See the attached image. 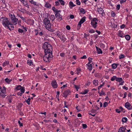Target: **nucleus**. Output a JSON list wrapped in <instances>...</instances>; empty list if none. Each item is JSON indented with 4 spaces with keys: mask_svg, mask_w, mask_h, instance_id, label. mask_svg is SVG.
<instances>
[{
    "mask_svg": "<svg viewBox=\"0 0 132 132\" xmlns=\"http://www.w3.org/2000/svg\"><path fill=\"white\" fill-rule=\"evenodd\" d=\"M125 57V56L124 55L121 54L119 56V57L120 59H121L124 58Z\"/></svg>",
    "mask_w": 132,
    "mask_h": 132,
    "instance_id": "nucleus-44",
    "label": "nucleus"
},
{
    "mask_svg": "<svg viewBox=\"0 0 132 132\" xmlns=\"http://www.w3.org/2000/svg\"><path fill=\"white\" fill-rule=\"evenodd\" d=\"M116 112L118 113H119L120 112V111L119 110V109H116Z\"/></svg>",
    "mask_w": 132,
    "mask_h": 132,
    "instance_id": "nucleus-62",
    "label": "nucleus"
},
{
    "mask_svg": "<svg viewBox=\"0 0 132 132\" xmlns=\"http://www.w3.org/2000/svg\"><path fill=\"white\" fill-rule=\"evenodd\" d=\"M20 90V91L21 92V94H22L23 93H24V92L25 89H24V87H22Z\"/></svg>",
    "mask_w": 132,
    "mask_h": 132,
    "instance_id": "nucleus-31",
    "label": "nucleus"
},
{
    "mask_svg": "<svg viewBox=\"0 0 132 132\" xmlns=\"http://www.w3.org/2000/svg\"><path fill=\"white\" fill-rule=\"evenodd\" d=\"M97 11L100 14H102L104 12V11L101 8H98L97 9Z\"/></svg>",
    "mask_w": 132,
    "mask_h": 132,
    "instance_id": "nucleus-14",
    "label": "nucleus"
},
{
    "mask_svg": "<svg viewBox=\"0 0 132 132\" xmlns=\"http://www.w3.org/2000/svg\"><path fill=\"white\" fill-rule=\"evenodd\" d=\"M125 27V25L124 24H123L120 26V28L121 29Z\"/></svg>",
    "mask_w": 132,
    "mask_h": 132,
    "instance_id": "nucleus-61",
    "label": "nucleus"
},
{
    "mask_svg": "<svg viewBox=\"0 0 132 132\" xmlns=\"http://www.w3.org/2000/svg\"><path fill=\"white\" fill-rule=\"evenodd\" d=\"M89 90L88 89H85L83 92H81L80 94H87Z\"/></svg>",
    "mask_w": 132,
    "mask_h": 132,
    "instance_id": "nucleus-21",
    "label": "nucleus"
},
{
    "mask_svg": "<svg viewBox=\"0 0 132 132\" xmlns=\"http://www.w3.org/2000/svg\"><path fill=\"white\" fill-rule=\"evenodd\" d=\"M70 18L71 19H73L74 18V16L73 15H71L70 16Z\"/></svg>",
    "mask_w": 132,
    "mask_h": 132,
    "instance_id": "nucleus-63",
    "label": "nucleus"
},
{
    "mask_svg": "<svg viewBox=\"0 0 132 132\" xmlns=\"http://www.w3.org/2000/svg\"><path fill=\"white\" fill-rule=\"evenodd\" d=\"M1 92L2 93L4 94L5 93L6 90H5L3 89H2L1 90Z\"/></svg>",
    "mask_w": 132,
    "mask_h": 132,
    "instance_id": "nucleus-50",
    "label": "nucleus"
},
{
    "mask_svg": "<svg viewBox=\"0 0 132 132\" xmlns=\"http://www.w3.org/2000/svg\"><path fill=\"white\" fill-rule=\"evenodd\" d=\"M119 64L118 63V64H116V63H113L112 64L111 66L112 68L113 69H115L118 66V65H119Z\"/></svg>",
    "mask_w": 132,
    "mask_h": 132,
    "instance_id": "nucleus-17",
    "label": "nucleus"
},
{
    "mask_svg": "<svg viewBox=\"0 0 132 132\" xmlns=\"http://www.w3.org/2000/svg\"><path fill=\"white\" fill-rule=\"evenodd\" d=\"M108 103L107 102H105L103 104V106L105 108L106 107V106L108 105Z\"/></svg>",
    "mask_w": 132,
    "mask_h": 132,
    "instance_id": "nucleus-41",
    "label": "nucleus"
},
{
    "mask_svg": "<svg viewBox=\"0 0 132 132\" xmlns=\"http://www.w3.org/2000/svg\"><path fill=\"white\" fill-rule=\"evenodd\" d=\"M43 22L44 24L46 26V27L50 28L51 26V24L50 23V21L48 18H45L43 20Z\"/></svg>",
    "mask_w": 132,
    "mask_h": 132,
    "instance_id": "nucleus-3",
    "label": "nucleus"
},
{
    "mask_svg": "<svg viewBox=\"0 0 132 132\" xmlns=\"http://www.w3.org/2000/svg\"><path fill=\"white\" fill-rule=\"evenodd\" d=\"M51 84L53 87L54 88H56L57 87V83L55 80L52 81L51 83Z\"/></svg>",
    "mask_w": 132,
    "mask_h": 132,
    "instance_id": "nucleus-6",
    "label": "nucleus"
},
{
    "mask_svg": "<svg viewBox=\"0 0 132 132\" xmlns=\"http://www.w3.org/2000/svg\"><path fill=\"white\" fill-rule=\"evenodd\" d=\"M89 32L90 33H93L95 31L93 30L92 29V30H90L89 31Z\"/></svg>",
    "mask_w": 132,
    "mask_h": 132,
    "instance_id": "nucleus-59",
    "label": "nucleus"
},
{
    "mask_svg": "<svg viewBox=\"0 0 132 132\" xmlns=\"http://www.w3.org/2000/svg\"><path fill=\"white\" fill-rule=\"evenodd\" d=\"M55 16L56 17L60 20H62V18L61 16L58 13H57L55 14Z\"/></svg>",
    "mask_w": 132,
    "mask_h": 132,
    "instance_id": "nucleus-10",
    "label": "nucleus"
},
{
    "mask_svg": "<svg viewBox=\"0 0 132 132\" xmlns=\"http://www.w3.org/2000/svg\"><path fill=\"white\" fill-rule=\"evenodd\" d=\"M1 20L2 21L3 25L5 27L9 25L10 23L7 18L6 17H2L1 18Z\"/></svg>",
    "mask_w": 132,
    "mask_h": 132,
    "instance_id": "nucleus-2",
    "label": "nucleus"
},
{
    "mask_svg": "<svg viewBox=\"0 0 132 132\" xmlns=\"http://www.w3.org/2000/svg\"><path fill=\"white\" fill-rule=\"evenodd\" d=\"M69 5L70 6H71V7H70L71 8L72 7H74V6H75V5L74 4H73V3L72 2H71V1H70L69 2Z\"/></svg>",
    "mask_w": 132,
    "mask_h": 132,
    "instance_id": "nucleus-27",
    "label": "nucleus"
},
{
    "mask_svg": "<svg viewBox=\"0 0 132 132\" xmlns=\"http://www.w3.org/2000/svg\"><path fill=\"white\" fill-rule=\"evenodd\" d=\"M120 7V4H118L117 5V9L118 10L119 9Z\"/></svg>",
    "mask_w": 132,
    "mask_h": 132,
    "instance_id": "nucleus-53",
    "label": "nucleus"
},
{
    "mask_svg": "<svg viewBox=\"0 0 132 132\" xmlns=\"http://www.w3.org/2000/svg\"><path fill=\"white\" fill-rule=\"evenodd\" d=\"M98 93L100 94V96H102V95H104L105 94L104 92L102 90L101 92L99 91Z\"/></svg>",
    "mask_w": 132,
    "mask_h": 132,
    "instance_id": "nucleus-33",
    "label": "nucleus"
},
{
    "mask_svg": "<svg viewBox=\"0 0 132 132\" xmlns=\"http://www.w3.org/2000/svg\"><path fill=\"white\" fill-rule=\"evenodd\" d=\"M18 10L21 12L24 13V11H26L25 10L21 8L20 9H18Z\"/></svg>",
    "mask_w": 132,
    "mask_h": 132,
    "instance_id": "nucleus-43",
    "label": "nucleus"
},
{
    "mask_svg": "<svg viewBox=\"0 0 132 132\" xmlns=\"http://www.w3.org/2000/svg\"><path fill=\"white\" fill-rule=\"evenodd\" d=\"M117 77L115 76H114L111 79V80L112 81H113L114 80H116Z\"/></svg>",
    "mask_w": 132,
    "mask_h": 132,
    "instance_id": "nucleus-45",
    "label": "nucleus"
},
{
    "mask_svg": "<svg viewBox=\"0 0 132 132\" xmlns=\"http://www.w3.org/2000/svg\"><path fill=\"white\" fill-rule=\"evenodd\" d=\"M88 67V69H89L90 70H92L93 68L92 66V64H88V65H87Z\"/></svg>",
    "mask_w": 132,
    "mask_h": 132,
    "instance_id": "nucleus-26",
    "label": "nucleus"
},
{
    "mask_svg": "<svg viewBox=\"0 0 132 132\" xmlns=\"http://www.w3.org/2000/svg\"><path fill=\"white\" fill-rule=\"evenodd\" d=\"M52 10H53L54 12L56 14L57 13L61 11L60 10H58L56 9L55 7H52Z\"/></svg>",
    "mask_w": 132,
    "mask_h": 132,
    "instance_id": "nucleus-16",
    "label": "nucleus"
},
{
    "mask_svg": "<svg viewBox=\"0 0 132 132\" xmlns=\"http://www.w3.org/2000/svg\"><path fill=\"white\" fill-rule=\"evenodd\" d=\"M119 108H120V110H121V111H123V113H125V111H123V110H124V109L122 108V106H120L119 107Z\"/></svg>",
    "mask_w": 132,
    "mask_h": 132,
    "instance_id": "nucleus-57",
    "label": "nucleus"
},
{
    "mask_svg": "<svg viewBox=\"0 0 132 132\" xmlns=\"http://www.w3.org/2000/svg\"><path fill=\"white\" fill-rule=\"evenodd\" d=\"M45 53L44 57H45L51 59L52 56V45L49 42H46L44 43L43 46Z\"/></svg>",
    "mask_w": 132,
    "mask_h": 132,
    "instance_id": "nucleus-1",
    "label": "nucleus"
},
{
    "mask_svg": "<svg viewBox=\"0 0 132 132\" xmlns=\"http://www.w3.org/2000/svg\"><path fill=\"white\" fill-rule=\"evenodd\" d=\"M17 15L20 17L23 20L25 21L26 20V17H23L21 16V15L19 14H18Z\"/></svg>",
    "mask_w": 132,
    "mask_h": 132,
    "instance_id": "nucleus-25",
    "label": "nucleus"
},
{
    "mask_svg": "<svg viewBox=\"0 0 132 132\" xmlns=\"http://www.w3.org/2000/svg\"><path fill=\"white\" fill-rule=\"evenodd\" d=\"M9 63V62L8 61H5L4 62L3 64V66L5 67L6 65H7Z\"/></svg>",
    "mask_w": 132,
    "mask_h": 132,
    "instance_id": "nucleus-30",
    "label": "nucleus"
},
{
    "mask_svg": "<svg viewBox=\"0 0 132 132\" xmlns=\"http://www.w3.org/2000/svg\"><path fill=\"white\" fill-rule=\"evenodd\" d=\"M43 60L44 61L46 62L48 61H50V60H51V59L50 58L48 57H44Z\"/></svg>",
    "mask_w": 132,
    "mask_h": 132,
    "instance_id": "nucleus-18",
    "label": "nucleus"
},
{
    "mask_svg": "<svg viewBox=\"0 0 132 132\" xmlns=\"http://www.w3.org/2000/svg\"><path fill=\"white\" fill-rule=\"evenodd\" d=\"M125 106L128 110H130L132 109V106L128 102H127L125 103Z\"/></svg>",
    "mask_w": 132,
    "mask_h": 132,
    "instance_id": "nucleus-7",
    "label": "nucleus"
},
{
    "mask_svg": "<svg viewBox=\"0 0 132 132\" xmlns=\"http://www.w3.org/2000/svg\"><path fill=\"white\" fill-rule=\"evenodd\" d=\"M126 128L123 127H120L118 131V132H125Z\"/></svg>",
    "mask_w": 132,
    "mask_h": 132,
    "instance_id": "nucleus-9",
    "label": "nucleus"
},
{
    "mask_svg": "<svg viewBox=\"0 0 132 132\" xmlns=\"http://www.w3.org/2000/svg\"><path fill=\"white\" fill-rule=\"evenodd\" d=\"M81 69L80 68H77V72H76L77 75H79L80 72L81 71Z\"/></svg>",
    "mask_w": 132,
    "mask_h": 132,
    "instance_id": "nucleus-35",
    "label": "nucleus"
},
{
    "mask_svg": "<svg viewBox=\"0 0 132 132\" xmlns=\"http://www.w3.org/2000/svg\"><path fill=\"white\" fill-rule=\"evenodd\" d=\"M12 80V79L9 80L8 78H6L5 79V81L7 83L9 84Z\"/></svg>",
    "mask_w": 132,
    "mask_h": 132,
    "instance_id": "nucleus-22",
    "label": "nucleus"
},
{
    "mask_svg": "<svg viewBox=\"0 0 132 132\" xmlns=\"http://www.w3.org/2000/svg\"><path fill=\"white\" fill-rule=\"evenodd\" d=\"M12 97H9L8 99V101L10 103H11L12 102Z\"/></svg>",
    "mask_w": 132,
    "mask_h": 132,
    "instance_id": "nucleus-46",
    "label": "nucleus"
},
{
    "mask_svg": "<svg viewBox=\"0 0 132 132\" xmlns=\"http://www.w3.org/2000/svg\"><path fill=\"white\" fill-rule=\"evenodd\" d=\"M35 35H37L38 34V30L37 29H35Z\"/></svg>",
    "mask_w": 132,
    "mask_h": 132,
    "instance_id": "nucleus-54",
    "label": "nucleus"
},
{
    "mask_svg": "<svg viewBox=\"0 0 132 132\" xmlns=\"http://www.w3.org/2000/svg\"><path fill=\"white\" fill-rule=\"evenodd\" d=\"M60 55L62 57H64L65 55V54L64 53H61L60 54Z\"/></svg>",
    "mask_w": 132,
    "mask_h": 132,
    "instance_id": "nucleus-55",
    "label": "nucleus"
},
{
    "mask_svg": "<svg viewBox=\"0 0 132 132\" xmlns=\"http://www.w3.org/2000/svg\"><path fill=\"white\" fill-rule=\"evenodd\" d=\"M70 90H65L63 93V96L65 97H67V96L70 94Z\"/></svg>",
    "mask_w": 132,
    "mask_h": 132,
    "instance_id": "nucleus-8",
    "label": "nucleus"
},
{
    "mask_svg": "<svg viewBox=\"0 0 132 132\" xmlns=\"http://www.w3.org/2000/svg\"><path fill=\"white\" fill-rule=\"evenodd\" d=\"M82 126L83 127V128H86L87 127V125L86 124H82Z\"/></svg>",
    "mask_w": 132,
    "mask_h": 132,
    "instance_id": "nucleus-48",
    "label": "nucleus"
},
{
    "mask_svg": "<svg viewBox=\"0 0 132 132\" xmlns=\"http://www.w3.org/2000/svg\"><path fill=\"white\" fill-rule=\"evenodd\" d=\"M50 18L51 20L53 21L55 19V17L54 15H52L50 16Z\"/></svg>",
    "mask_w": 132,
    "mask_h": 132,
    "instance_id": "nucleus-29",
    "label": "nucleus"
},
{
    "mask_svg": "<svg viewBox=\"0 0 132 132\" xmlns=\"http://www.w3.org/2000/svg\"><path fill=\"white\" fill-rule=\"evenodd\" d=\"M18 32L20 33H22L23 32V30L21 29H19L18 30Z\"/></svg>",
    "mask_w": 132,
    "mask_h": 132,
    "instance_id": "nucleus-56",
    "label": "nucleus"
},
{
    "mask_svg": "<svg viewBox=\"0 0 132 132\" xmlns=\"http://www.w3.org/2000/svg\"><path fill=\"white\" fill-rule=\"evenodd\" d=\"M80 12L83 14H85V11L84 9H80Z\"/></svg>",
    "mask_w": 132,
    "mask_h": 132,
    "instance_id": "nucleus-39",
    "label": "nucleus"
},
{
    "mask_svg": "<svg viewBox=\"0 0 132 132\" xmlns=\"http://www.w3.org/2000/svg\"><path fill=\"white\" fill-rule=\"evenodd\" d=\"M30 98H28L27 100H26V101L27 103L29 104H30Z\"/></svg>",
    "mask_w": 132,
    "mask_h": 132,
    "instance_id": "nucleus-36",
    "label": "nucleus"
},
{
    "mask_svg": "<svg viewBox=\"0 0 132 132\" xmlns=\"http://www.w3.org/2000/svg\"><path fill=\"white\" fill-rule=\"evenodd\" d=\"M127 121V119L126 117H123L122 119V121L123 122H126Z\"/></svg>",
    "mask_w": 132,
    "mask_h": 132,
    "instance_id": "nucleus-37",
    "label": "nucleus"
},
{
    "mask_svg": "<svg viewBox=\"0 0 132 132\" xmlns=\"http://www.w3.org/2000/svg\"><path fill=\"white\" fill-rule=\"evenodd\" d=\"M45 6L47 8H50L51 6V5L50 3H46L45 4Z\"/></svg>",
    "mask_w": 132,
    "mask_h": 132,
    "instance_id": "nucleus-20",
    "label": "nucleus"
},
{
    "mask_svg": "<svg viewBox=\"0 0 132 132\" xmlns=\"http://www.w3.org/2000/svg\"><path fill=\"white\" fill-rule=\"evenodd\" d=\"M127 94V93L126 92H125L124 94V96L123 97V98H125V97H126Z\"/></svg>",
    "mask_w": 132,
    "mask_h": 132,
    "instance_id": "nucleus-64",
    "label": "nucleus"
},
{
    "mask_svg": "<svg viewBox=\"0 0 132 132\" xmlns=\"http://www.w3.org/2000/svg\"><path fill=\"white\" fill-rule=\"evenodd\" d=\"M55 5L56 6H58L60 5V3L59 1H56L55 2Z\"/></svg>",
    "mask_w": 132,
    "mask_h": 132,
    "instance_id": "nucleus-52",
    "label": "nucleus"
},
{
    "mask_svg": "<svg viewBox=\"0 0 132 132\" xmlns=\"http://www.w3.org/2000/svg\"><path fill=\"white\" fill-rule=\"evenodd\" d=\"M97 22V19L96 18H93L92 20L91 24L92 26H93L94 28H95L96 27Z\"/></svg>",
    "mask_w": 132,
    "mask_h": 132,
    "instance_id": "nucleus-5",
    "label": "nucleus"
},
{
    "mask_svg": "<svg viewBox=\"0 0 132 132\" xmlns=\"http://www.w3.org/2000/svg\"><path fill=\"white\" fill-rule=\"evenodd\" d=\"M76 4L77 5H80V2L79 1V0H76Z\"/></svg>",
    "mask_w": 132,
    "mask_h": 132,
    "instance_id": "nucleus-49",
    "label": "nucleus"
},
{
    "mask_svg": "<svg viewBox=\"0 0 132 132\" xmlns=\"http://www.w3.org/2000/svg\"><path fill=\"white\" fill-rule=\"evenodd\" d=\"M96 49L97 52L98 54H100L102 53V51L100 48H98L96 46Z\"/></svg>",
    "mask_w": 132,
    "mask_h": 132,
    "instance_id": "nucleus-13",
    "label": "nucleus"
},
{
    "mask_svg": "<svg viewBox=\"0 0 132 132\" xmlns=\"http://www.w3.org/2000/svg\"><path fill=\"white\" fill-rule=\"evenodd\" d=\"M93 83L95 86H97L98 84V81L97 80H94L93 81Z\"/></svg>",
    "mask_w": 132,
    "mask_h": 132,
    "instance_id": "nucleus-19",
    "label": "nucleus"
},
{
    "mask_svg": "<svg viewBox=\"0 0 132 132\" xmlns=\"http://www.w3.org/2000/svg\"><path fill=\"white\" fill-rule=\"evenodd\" d=\"M74 86L76 89L78 91V89L80 87L75 85H74Z\"/></svg>",
    "mask_w": 132,
    "mask_h": 132,
    "instance_id": "nucleus-47",
    "label": "nucleus"
},
{
    "mask_svg": "<svg viewBox=\"0 0 132 132\" xmlns=\"http://www.w3.org/2000/svg\"><path fill=\"white\" fill-rule=\"evenodd\" d=\"M60 2V4L61 5H64L65 4V3L63 0H58Z\"/></svg>",
    "mask_w": 132,
    "mask_h": 132,
    "instance_id": "nucleus-28",
    "label": "nucleus"
},
{
    "mask_svg": "<svg viewBox=\"0 0 132 132\" xmlns=\"http://www.w3.org/2000/svg\"><path fill=\"white\" fill-rule=\"evenodd\" d=\"M12 23L16 25V22L18 20V19L16 18L14 15L11 14L10 15Z\"/></svg>",
    "mask_w": 132,
    "mask_h": 132,
    "instance_id": "nucleus-4",
    "label": "nucleus"
},
{
    "mask_svg": "<svg viewBox=\"0 0 132 132\" xmlns=\"http://www.w3.org/2000/svg\"><path fill=\"white\" fill-rule=\"evenodd\" d=\"M60 39L63 42H64L66 40L65 38L63 36H62V37H60Z\"/></svg>",
    "mask_w": 132,
    "mask_h": 132,
    "instance_id": "nucleus-40",
    "label": "nucleus"
},
{
    "mask_svg": "<svg viewBox=\"0 0 132 132\" xmlns=\"http://www.w3.org/2000/svg\"><path fill=\"white\" fill-rule=\"evenodd\" d=\"M125 38L127 40H129L130 39V37L129 35H127L125 36Z\"/></svg>",
    "mask_w": 132,
    "mask_h": 132,
    "instance_id": "nucleus-23",
    "label": "nucleus"
},
{
    "mask_svg": "<svg viewBox=\"0 0 132 132\" xmlns=\"http://www.w3.org/2000/svg\"><path fill=\"white\" fill-rule=\"evenodd\" d=\"M22 88V87H21V86L19 85L18 86L16 87V89L17 90H20Z\"/></svg>",
    "mask_w": 132,
    "mask_h": 132,
    "instance_id": "nucleus-42",
    "label": "nucleus"
},
{
    "mask_svg": "<svg viewBox=\"0 0 132 132\" xmlns=\"http://www.w3.org/2000/svg\"><path fill=\"white\" fill-rule=\"evenodd\" d=\"M81 24H80L79 23H78V25L77 27V29H79L80 28L81 26Z\"/></svg>",
    "mask_w": 132,
    "mask_h": 132,
    "instance_id": "nucleus-51",
    "label": "nucleus"
},
{
    "mask_svg": "<svg viewBox=\"0 0 132 132\" xmlns=\"http://www.w3.org/2000/svg\"><path fill=\"white\" fill-rule=\"evenodd\" d=\"M92 59L91 58H90V57H89L88 58V60L89 61V62L88 63L86 64V65H88V64H89L90 63L92 62Z\"/></svg>",
    "mask_w": 132,
    "mask_h": 132,
    "instance_id": "nucleus-32",
    "label": "nucleus"
},
{
    "mask_svg": "<svg viewBox=\"0 0 132 132\" xmlns=\"http://www.w3.org/2000/svg\"><path fill=\"white\" fill-rule=\"evenodd\" d=\"M116 80L117 81L120 82L122 81V79L121 78L117 77Z\"/></svg>",
    "mask_w": 132,
    "mask_h": 132,
    "instance_id": "nucleus-24",
    "label": "nucleus"
},
{
    "mask_svg": "<svg viewBox=\"0 0 132 132\" xmlns=\"http://www.w3.org/2000/svg\"><path fill=\"white\" fill-rule=\"evenodd\" d=\"M18 123L19 125H20L21 126H22L23 125V123H21V122L19 120L18 121Z\"/></svg>",
    "mask_w": 132,
    "mask_h": 132,
    "instance_id": "nucleus-60",
    "label": "nucleus"
},
{
    "mask_svg": "<svg viewBox=\"0 0 132 132\" xmlns=\"http://www.w3.org/2000/svg\"><path fill=\"white\" fill-rule=\"evenodd\" d=\"M9 25H10V26L9 25H8V26H7L8 29H9L10 30H13L14 28V27L13 24H12L10 23Z\"/></svg>",
    "mask_w": 132,
    "mask_h": 132,
    "instance_id": "nucleus-11",
    "label": "nucleus"
},
{
    "mask_svg": "<svg viewBox=\"0 0 132 132\" xmlns=\"http://www.w3.org/2000/svg\"><path fill=\"white\" fill-rule=\"evenodd\" d=\"M21 2L24 5H27V2L26 0H21Z\"/></svg>",
    "mask_w": 132,
    "mask_h": 132,
    "instance_id": "nucleus-38",
    "label": "nucleus"
},
{
    "mask_svg": "<svg viewBox=\"0 0 132 132\" xmlns=\"http://www.w3.org/2000/svg\"><path fill=\"white\" fill-rule=\"evenodd\" d=\"M27 63L29 65H30L31 64H32V61L30 60H28Z\"/></svg>",
    "mask_w": 132,
    "mask_h": 132,
    "instance_id": "nucleus-34",
    "label": "nucleus"
},
{
    "mask_svg": "<svg viewBox=\"0 0 132 132\" xmlns=\"http://www.w3.org/2000/svg\"><path fill=\"white\" fill-rule=\"evenodd\" d=\"M66 28L68 30H69L70 29V27L69 25H67L66 26Z\"/></svg>",
    "mask_w": 132,
    "mask_h": 132,
    "instance_id": "nucleus-58",
    "label": "nucleus"
},
{
    "mask_svg": "<svg viewBox=\"0 0 132 132\" xmlns=\"http://www.w3.org/2000/svg\"><path fill=\"white\" fill-rule=\"evenodd\" d=\"M29 2L31 4H33L34 5H36L37 6H38L39 5V4L37 2L30 1H29Z\"/></svg>",
    "mask_w": 132,
    "mask_h": 132,
    "instance_id": "nucleus-12",
    "label": "nucleus"
},
{
    "mask_svg": "<svg viewBox=\"0 0 132 132\" xmlns=\"http://www.w3.org/2000/svg\"><path fill=\"white\" fill-rule=\"evenodd\" d=\"M86 17L85 16L83 17L80 20V21L79 22L80 24H81L82 23H83L85 20Z\"/></svg>",
    "mask_w": 132,
    "mask_h": 132,
    "instance_id": "nucleus-15",
    "label": "nucleus"
}]
</instances>
